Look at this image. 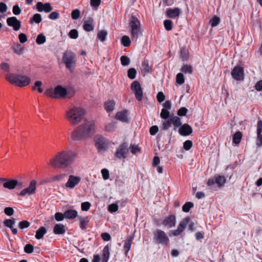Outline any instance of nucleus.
<instances>
[{"instance_id": "f257e3e1", "label": "nucleus", "mask_w": 262, "mask_h": 262, "mask_svg": "<svg viewBox=\"0 0 262 262\" xmlns=\"http://www.w3.org/2000/svg\"><path fill=\"white\" fill-rule=\"evenodd\" d=\"M77 153L70 150L62 151L57 154L50 161L53 167H67L76 159Z\"/></svg>"}, {"instance_id": "f03ea898", "label": "nucleus", "mask_w": 262, "mask_h": 262, "mask_svg": "<svg viewBox=\"0 0 262 262\" xmlns=\"http://www.w3.org/2000/svg\"><path fill=\"white\" fill-rule=\"evenodd\" d=\"M94 128V122L86 120L75 128L71 134L70 139L77 141L88 138L93 134Z\"/></svg>"}, {"instance_id": "7ed1b4c3", "label": "nucleus", "mask_w": 262, "mask_h": 262, "mask_svg": "<svg viewBox=\"0 0 262 262\" xmlns=\"http://www.w3.org/2000/svg\"><path fill=\"white\" fill-rule=\"evenodd\" d=\"M85 114V111L82 107H73L67 112L66 118L72 125H75L81 122Z\"/></svg>"}, {"instance_id": "20e7f679", "label": "nucleus", "mask_w": 262, "mask_h": 262, "mask_svg": "<svg viewBox=\"0 0 262 262\" xmlns=\"http://www.w3.org/2000/svg\"><path fill=\"white\" fill-rule=\"evenodd\" d=\"M6 79L11 84L19 87L26 86L29 85L31 81V79L26 75L13 73L7 74Z\"/></svg>"}, {"instance_id": "39448f33", "label": "nucleus", "mask_w": 262, "mask_h": 262, "mask_svg": "<svg viewBox=\"0 0 262 262\" xmlns=\"http://www.w3.org/2000/svg\"><path fill=\"white\" fill-rule=\"evenodd\" d=\"M129 27L130 32L133 39L137 38L142 35L141 23L139 19L135 16L132 15L129 18Z\"/></svg>"}, {"instance_id": "423d86ee", "label": "nucleus", "mask_w": 262, "mask_h": 262, "mask_svg": "<svg viewBox=\"0 0 262 262\" xmlns=\"http://www.w3.org/2000/svg\"><path fill=\"white\" fill-rule=\"evenodd\" d=\"M62 60L66 68L70 72H73L76 67L77 61L76 56L71 51H67L63 53Z\"/></svg>"}, {"instance_id": "0eeeda50", "label": "nucleus", "mask_w": 262, "mask_h": 262, "mask_svg": "<svg viewBox=\"0 0 262 262\" xmlns=\"http://www.w3.org/2000/svg\"><path fill=\"white\" fill-rule=\"evenodd\" d=\"M45 94L53 98H64L67 94V89L61 85H58L54 89H48L46 91Z\"/></svg>"}, {"instance_id": "6e6552de", "label": "nucleus", "mask_w": 262, "mask_h": 262, "mask_svg": "<svg viewBox=\"0 0 262 262\" xmlns=\"http://www.w3.org/2000/svg\"><path fill=\"white\" fill-rule=\"evenodd\" d=\"M95 146L99 152H104L108 147L110 142L107 139L101 135H97L94 138Z\"/></svg>"}, {"instance_id": "1a4fd4ad", "label": "nucleus", "mask_w": 262, "mask_h": 262, "mask_svg": "<svg viewBox=\"0 0 262 262\" xmlns=\"http://www.w3.org/2000/svg\"><path fill=\"white\" fill-rule=\"evenodd\" d=\"M154 239L156 244L167 246L169 243V239L166 233L161 229H156L154 232Z\"/></svg>"}, {"instance_id": "9d476101", "label": "nucleus", "mask_w": 262, "mask_h": 262, "mask_svg": "<svg viewBox=\"0 0 262 262\" xmlns=\"http://www.w3.org/2000/svg\"><path fill=\"white\" fill-rule=\"evenodd\" d=\"M129 147L127 143L121 144L116 149L115 157L119 159H125L129 155Z\"/></svg>"}, {"instance_id": "9b49d317", "label": "nucleus", "mask_w": 262, "mask_h": 262, "mask_svg": "<svg viewBox=\"0 0 262 262\" xmlns=\"http://www.w3.org/2000/svg\"><path fill=\"white\" fill-rule=\"evenodd\" d=\"M189 223V217H185L183 219L179 224L176 230H171L169 232V236H178L180 235L184 231L186 226Z\"/></svg>"}, {"instance_id": "f8f14e48", "label": "nucleus", "mask_w": 262, "mask_h": 262, "mask_svg": "<svg viewBox=\"0 0 262 262\" xmlns=\"http://www.w3.org/2000/svg\"><path fill=\"white\" fill-rule=\"evenodd\" d=\"M23 186V182L14 179H7L5 182L3 184V187L9 190L14 189L15 188L21 189Z\"/></svg>"}, {"instance_id": "ddd939ff", "label": "nucleus", "mask_w": 262, "mask_h": 262, "mask_svg": "<svg viewBox=\"0 0 262 262\" xmlns=\"http://www.w3.org/2000/svg\"><path fill=\"white\" fill-rule=\"evenodd\" d=\"M131 89L135 95L136 98L141 101L143 98V91L140 83L137 81L133 82L131 85Z\"/></svg>"}, {"instance_id": "4468645a", "label": "nucleus", "mask_w": 262, "mask_h": 262, "mask_svg": "<svg viewBox=\"0 0 262 262\" xmlns=\"http://www.w3.org/2000/svg\"><path fill=\"white\" fill-rule=\"evenodd\" d=\"M231 76L237 81L242 80L244 78V69L241 66H235L231 71Z\"/></svg>"}, {"instance_id": "2eb2a0df", "label": "nucleus", "mask_w": 262, "mask_h": 262, "mask_svg": "<svg viewBox=\"0 0 262 262\" xmlns=\"http://www.w3.org/2000/svg\"><path fill=\"white\" fill-rule=\"evenodd\" d=\"M36 182L35 180H32L29 186L22 190L19 193V195L24 196L26 195H32L35 193L36 189Z\"/></svg>"}, {"instance_id": "dca6fc26", "label": "nucleus", "mask_w": 262, "mask_h": 262, "mask_svg": "<svg viewBox=\"0 0 262 262\" xmlns=\"http://www.w3.org/2000/svg\"><path fill=\"white\" fill-rule=\"evenodd\" d=\"M81 180V178L79 176L70 175L67 182L65 184V187L72 189L80 182Z\"/></svg>"}, {"instance_id": "f3484780", "label": "nucleus", "mask_w": 262, "mask_h": 262, "mask_svg": "<svg viewBox=\"0 0 262 262\" xmlns=\"http://www.w3.org/2000/svg\"><path fill=\"white\" fill-rule=\"evenodd\" d=\"M176 218L174 215H169L166 216L162 222V224L165 227L171 228L175 226Z\"/></svg>"}, {"instance_id": "a211bd4d", "label": "nucleus", "mask_w": 262, "mask_h": 262, "mask_svg": "<svg viewBox=\"0 0 262 262\" xmlns=\"http://www.w3.org/2000/svg\"><path fill=\"white\" fill-rule=\"evenodd\" d=\"M7 23L10 27H13L15 31H18L21 27V23L16 17L12 16L7 19Z\"/></svg>"}, {"instance_id": "6ab92c4d", "label": "nucleus", "mask_w": 262, "mask_h": 262, "mask_svg": "<svg viewBox=\"0 0 262 262\" xmlns=\"http://www.w3.org/2000/svg\"><path fill=\"white\" fill-rule=\"evenodd\" d=\"M36 7L37 10L39 12L43 11L46 13H49L52 10V7L49 3L43 4L41 2H38L36 5Z\"/></svg>"}, {"instance_id": "aec40b11", "label": "nucleus", "mask_w": 262, "mask_h": 262, "mask_svg": "<svg viewBox=\"0 0 262 262\" xmlns=\"http://www.w3.org/2000/svg\"><path fill=\"white\" fill-rule=\"evenodd\" d=\"M192 133V127L188 124L182 125L179 129V133L183 136L190 135Z\"/></svg>"}, {"instance_id": "412c9836", "label": "nucleus", "mask_w": 262, "mask_h": 262, "mask_svg": "<svg viewBox=\"0 0 262 262\" xmlns=\"http://www.w3.org/2000/svg\"><path fill=\"white\" fill-rule=\"evenodd\" d=\"M83 28L86 32H90L94 30V19L93 18L89 17L83 22Z\"/></svg>"}, {"instance_id": "4be33fe9", "label": "nucleus", "mask_w": 262, "mask_h": 262, "mask_svg": "<svg viewBox=\"0 0 262 262\" xmlns=\"http://www.w3.org/2000/svg\"><path fill=\"white\" fill-rule=\"evenodd\" d=\"M181 13V10L179 8L173 9L169 8L166 11V14L169 18H174L178 17Z\"/></svg>"}, {"instance_id": "5701e85b", "label": "nucleus", "mask_w": 262, "mask_h": 262, "mask_svg": "<svg viewBox=\"0 0 262 262\" xmlns=\"http://www.w3.org/2000/svg\"><path fill=\"white\" fill-rule=\"evenodd\" d=\"M16 220L15 219H6L4 221L5 226L10 228L12 233L15 235L17 233V229L13 228V225L15 224Z\"/></svg>"}, {"instance_id": "b1692460", "label": "nucleus", "mask_w": 262, "mask_h": 262, "mask_svg": "<svg viewBox=\"0 0 262 262\" xmlns=\"http://www.w3.org/2000/svg\"><path fill=\"white\" fill-rule=\"evenodd\" d=\"M115 118L123 122H128L127 111L124 110L118 112L115 115Z\"/></svg>"}, {"instance_id": "393cba45", "label": "nucleus", "mask_w": 262, "mask_h": 262, "mask_svg": "<svg viewBox=\"0 0 262 262\" xmlns=\"http://www.w3.org/2000/svg\"><path fill=\"white\" fill-rule=\"evenodd\" d=\"M111 246H105L102 250V256L101 258V262H107L110 254Z\"/></svg>"}, {"instance_id": "a878e982", "label": "nucleus", "mask_w": 262, "mask_h": 262, "mask_svg": "<svg viewBox=\"0 0 262 262\" xmlns=\"http://www.w3.org/2000/svg\"><path fill=\"white\" fill-rule=\"evenodd\" d=\"M133 239V237L129 236L127 237L125 241L124 245L123 246V249L124 251V254L126 256L127 255L130 249Z\"/></svg>"}, {"instance_id": "bb28decb", "label": "nucleus", "mask_w": 262, "mask_h": 262, "mask_svg": "<svg viewBox=\"0 0 262 262\" xmlns=\"http://www.w3.org/2000/svg\"><path fill=\"white\" fill-rule=\"evenodd\" d=\"M66 226L62 224H56L53 228V232L57 235L63 234L66 231Z\"/></svg>"}, {"instance_id": "cd10ccee", "label": "nucleus", "mask_w": 262, "mask_h": 262, "mask_svg": "<svg viewBox=\"0 0 262 262\" xmlns=\"http://www.w3.org/2000/svg\"><path fill=\"white\" fill-rule=\"evenodd\" d=\"M64 215L66 219H73L77 216V212L75 210L69 209L64 212Z\"/></svg>"}, {"instance_id": "c85d7f7f", "label": "nucleus", "mask_w": 262, "mask_h": 262, "mask_svg": "<svg viewBox=\"0 0 262 262\" xmlns=\"http://www.w3.org/2000/svg\"><path fill=\"white\" fill-rule=\"evenodd\" d=\"M115 102L114 100H108L104 103V108L107 112H111L114 110Z\"/></svg>"}, {"instance_id": "c756f323", "label": "nucleus", "mask_w": 262, "mask_h": 262, "mask_svg": "<svg viewBox=\"0 0 262 262\" xmlns=\"http://www.w3.org/2000/svg\"><path fill=\"white\" fill-rule=\"evenodd\" d=\"M47 230L44 227H41L38 230L36 231L35 234V238L37 239H40L47 233Z\"/></svg>"}, {"instance_id": "7c9ffc66", "label": "nucleus", "mask_w": 262, "mask_h": 262, "mask_svg": "<svg viewBox=\"0 0 262 262\" xmlns=\"http://www.w3.org/2000/svg\"><path fill=\"white\" fill-rule=\"evenodd\" d=\"M215 183L220 187L224 185L226 182V178L222 176H215Z\"/></svg>"}, {"instance_id": "2f4dec72", "label": "nucleus", "mask_w": 262, "mask_h": 262, "mask_svg": "<svg viewBox=\"0 0 262 262\" xmlns=\"http://www.w3.org/2000/svg\"><path fill=\"white\" fill-rule=\"evenodd\" d=\"M242 138V133L241 132H237L233 136L232 142L235 145L238 144Z\"/></svg>"}, {"instance_id": "473e14b6", "label": "nucleus", "mask_w": 262, "mask_h": 262, "mask_svg": "<svg viewBox=\"0 0 262 262\" xmlns=\"http://www.w3.org/2000/svg\"><path fill=\"white\" fill-rule=\"evenodd\" d=\"M171 123L174 127V129L177 127H180L182 125L181 119L178 116H174L171 118Z\"/></svg>"}, {"instance_id": "72a5a7b5", "label": "nucleus", "mask_w": 262, "mask_h": 262, "mask_svg": "<svg viewBox=\"0 0 262 262\" xmlns=\"http://www.w3.org/2000/svg\"><path fill=\"white\" fill-rule=\"evenodd\" d=\"M181 71L185 74H191L192 73V67L190 65L184 64L182 67Z\"/></svg>"}, {"instance_id": "f704fd0d", "label": "nucleus", "mask_w": 262, "mask_h": 262, "mask_svg": "<svg viewBox=\"0 0 262 262\" xmlns=\"http://www.w3.org/2000/svg\"><path fill=\"white\" fill-rule=\"evenodd\" d=\"M116 128V123L112 122L107 123L105 126V130L108 132H112L115 130Z\"/></svg>"}, {"instance_id": "c9c22d12", "label": "nucleus", "mask_w": 262, "mask_h": 262, "mask_svg": "<svg viewBox=\"0 0 262 262\" xmlns=\"http://www.w3.org/2000/svg\"><path fill=\"white\" fill-rule=\"evenodd\" d=\"M107 32L105 30H101L98 33L97 38L102 42L105 40Z\"/></svg>"}, {"instance_id": "e433bc0d", "label": "nucleus", "mask_w": 262, "mask_h": 262, "mask_svg": "<svg viewBox=\"0 0 262 262\" xmlns=\"http://www.w3.org/2000/svg\"><path fill=\"white\" fill-rule=\"evenodd\" d=\"M41 20L42 19L40 14L37 13L34 14L33 16L30 18L29 21L31 24L33 23V22L39 24L41 21Z\"/></svg>"}, {"instance_id": "4c0bfd02", "label": "nucleus", "mask_w": 262, "mask_h": 262, "mask_svg": "<svg viewBox=\"0 0 262 262\" xmlns=\"http://www.w3.org/2000/svg\"><path fill=\"white\" fill-rule=\"evenodd\" d=\"M46 37L43 34H39L37 36L36 42L38 45H42L46 42Z\"/></svg>"}, {"instance_id": "58836bf2", "label": "nucleus", "mask_w": 262, "mask_h": 262, "mask_svg": "<svg viewBox=\"0 0 262 262\" xmlns=\"http://www.w3.org/2000/svg\"><path fill=\"white\" fill-rule=\"evenodd\" d=\"M220 23V19L217 16H214L210 20V24L212 27L217 26Z\"/></svg>"}, {"instance_id": "ea45409f", "label": "nucleus", "mask_w": 262, "mask_h": 262, "mask_svg": "<svg viewBox=\"0 0 262 262\" xmlns=\"http://www.w3.org/2000/svg\"><path fill=\"white\" fill-rule=\"evenodd\" d=\"M121 43L124 47L129 46L131 43L129 37L126 35L123 36L121 39Z\"/></svg>"}, {"instance_id": "a19ab883", "label": "nucleus", "mask_w": 262, "mask_h": 262, "mask_svg": "<svg viewBox=\"0 0 262 262\" xmlns=\"http://www.w3.org/2000/svg\"><path fill=\"white\" fill-rule=\"evenodd\" d=\"M193 206V204L192 202H187L183 206L182 210L185 212H188Z\"/></svg>"}, {"instance_id": "79ce46f5", "label": "nucleus", "mask_w": 262, "mask_h": 262, "mask_svg": "<svg viewBox=\"0 0 262 262\" xmlns=\"http://www.w3.org/2000/svg\"><path fill=\"white\" fill-rule=\"evenodd\" d=\"M121 63L122 66H126L129 64L130 60V59L126 56H122L120 58Z\"/></svg>"}, {"instance_id": "37998d69", "label": "nucleus", "mask_w": 262, "mask_h": 262, "mask_svg": "<svg viewBox=\"0 0 262 262\" xmlns=\"http://www.w3.org/2000/svg\"><path fill=\"white\" fill-rule=\"evenodd\" d=\"M136 71L134 68H130L127 71V76L130 79H134L136 76Z\"/></svg>"}, {"instance_id": "c03bdc74", "label": "nucleus", "mask_w": 262, "mask_h": 262, "mask_svg": "<svg viewBox=\"0 0 262 262\" xmlns=\"http://www.w3.org/2000/svg\"><path fill=\"white\" fill-rule=\"evenodd\" d=\"M181 57L184 61L188 59V52L185 48H182L181 49Z\"/></svg>"}, {"instance_id": "a18cd8bd", "label": "nucleus", "mask_w": 262, "mask_h": 262, "mask_svg": "<svg viewBox=\"0 0 262 262\" xmlns=\"http://www.w3.org/2000/svg\"><path fill=\"white\" fill-rule=\"evenodd\" d=\"M89 223V220L86 217L85 218H81L80 220V227L82 229H84L86 228L88 226V224Z\"/></svg>"}, {"instance_id": "49530a36", "label": "nucleus", "mask_w": 262, "mask_h": 262, "mask_svg": "<svg viewBox=\"0 0 262 262\" xmlns=\"http://www.w3.org/2000/svg\"><path fill=\"white\" fill-rule=\"evenodd\" d=\"M176 82L179 84H182L184 82V75L181 73H178L176 76Z\"/></svg>"}, {"instance_id": "de8ad7c7", "label": "nucleus", "mask_w": 262, "mask_h": 262, "mask_svg": "<svg viewBox=\"0 0 262 262\" xmlns=\"http://www.w3.org/2000/svg\"><path fill=\"white\" fill-rule=\"evenodd\" d=\"M41 85H42L41 81H36L35 82L34 85L33 86L32 89L33 90H35L36 88H37L38 91L39 93H42L43 92V89L41 88Z\"/></svg>"}, {"instance_id": "09e8293b", "label": "nucleus", "mask_w": 262, "mask_h": 262, "mask_svg": "<svg viewBox=\"0 0 262 262\" xmlns=\"http://www.w3.org/2000/svg\"><path fill=\"white\" fill-rule=\"evenodd\" d=\"M80 11L76 9L72 11L71 13V17L73 19H77L79 17Z\"/></svg>"}, {"instance_id": "8fccbe9b", "label": "nucleus", "mask_w": 262, "mask_h": 262, "mask_svg": "<svg viewBox=\"0 0 262 262\" xmlns=\"http://www.w3.org/2000/svg\"><path fill=\"white\" fill-rule=\"evenodd\" d=\"M30 223L27 221H23L19 223L18 227L20 229H24L29 227Z\"/></svg>"}, {"instance_id": "3c124183", "label": "nucleus", "mask_w": 262, "mask_h": 262, "mask_svg": "<svg viewBox=\"0 0 262 262\" xmlns=\"http://www.w3.org/2000/svg\"><path fill=\"white\" fill-rule=\"evenodd\" d=\"M169 112L166 108H163L160 113V116L164 119H166L169 117Z\"/></svg>"}, {"instance_id": "603ef678", "label": "nucleus", "mask_w": 262, "mask_h": 262, "mask_svg": "<svg viewBox=\"0 0 262 262\" xmlns=\"http://www.w3.org/2000/svg\"><path fill=\"white\" fill-rule=\"evenodd\" d=\"M69 36L71 38L76 39L78 37V33L77 30L72 29L69 33Z\"/></svg>"}, {"instance_id": "864d4df0", "label": "nucleus", "mask_w": 262, "mask_h": 262, "mask_svg": "<svg viewBox=\"0 0 262 262\" xmlns=\"http://www.w3.org/2000/svg\"><path fill=\"white\" fill-rule=\"evenodd\" d=\"M118 209V206L117 204H112L108 206V210L110 212L113 213L117 211Z\"/></svg>"}, {"instance_id": "5fc2aeb1", "label": "nucleus", "mask_w": 262, "mask_h": 262, "mask_svg": "<svg viewBox=\"0 0 262 262\" xmlns=\"http://www.w3.org/2000/svg\"><path fill=\"white\" fill-rule=\"evenodd\" d=\"M172 21L170 20H165L164 21L165 28L167 31H170L172 29Z\"/></svg>"}, {"instance_id": "6e6d98bb", "label": "nucleus", "mask_w": 262, "mask_h": 262, "mask_svg": "<svg viewBox=\"0 0 262 262\" xmlns=\"http://www.w3.org/2000/svg\"><path fill=\"white\" fill-rule=\"evenodd\" d=\"M34 247L31 244H27L24 247V251L26 253H31L33 252Z\"/></svg>"}, {"instance_id": "4d7b16f0", "label": "nucleus", "mask_w": 262, "mask_h": 262, "mask_svg": "<svg viewBox=\"0 0 262 262\" xmlns=\"http://www.w3.org/2000/svg\"><path fill=\"white\" fill-rule=\"evenodd\" d=\"M192 146V142L190 140H186L183 143V148L186 150H189Z\"/></svg>"}, {"instance_id": "13d9d810", "label": "nucleus", "mask_w": 262, "mask_h": 262, "mask_svg": "<svg viewBox=\"0 0 262 262\" xmlns=\"http://www.w3.org/2000/svg\"><path fill=\"white\" fill-rule=\"evenodd\" d=\"M171 119L164 121L162 123L163 128L164 130H167L171 126Z\"/></svg>"}, {"instance_id": "bf43d9fd", "label": "nucleus", "mask_w": 262, "mask_h": 262, "mask_svg": "<svg viewBox=\"0 0 262 262\" xmlns=\"http://www.w3.org/2000/svg\"><path fill=\"white\" fill-rule=\"evenodd\" d=\"M91 206V204L89 202H83L81 205V210L82 211H88L90 209Z\"/></svg>"}, {"instance_id": "052dcab7", "label": "nucleus", "mask_w": 262, "mask_h": 262, "mask_svg": "<svg viewBox=\"0 0 262 262\" xmlns=\"http://www.w3.org/2000/svg\"><path fill=\"white\" fill-rule=\"evenodd\" d=\"M257 137L256 139V146L261 147L262 146V134H256Z\"/></svg>"}, {"instance_id": "680f3d73", "label": "nucleus", "mask_w": 262, "mask_h": 262, "mask_svg": "<svg viewBox=\"0 0 262 262\" xmlns=\"http://www.w3.org/2000/svg\"><path fill=\"white\" fill-rule=\"evenodd\" d=\"M187 112L188 110L186 107H182L178 110L177 115L179 116H183L186 115Z\"/></svg>"}, {"instance_id": "e2e57ef3", "label": "nucleus", "mask_w": 262, "mask_h": 262, "mask_svg": "<svg viewBox=\"0 0 262 262\" xmlns=\"http://www.w3.org/2000/svg\"><path fill=\"white\" fill-rule=\"evenodd\" d=\"M59 16V13L57 11H54V12H51L49 14L48 17L50 19L55 20V19H57V18H58Z\"/></svg>"}, {"instance_id": "0e129e2a", "label": "nucleus", "mask_w": 262, "mask_h": 262, "mask_svg": "<svg viewBox=\"0 0 262 262\" xmlns=\"http://www.w3.org/2000/svg\"><path fill=\"white\" fill-rule=\"evenodd\" d=\"M64 217V213L56 212L55 214V219L58 222L62 221Z\"/></svg>"}, {"instance_id": "69168bd1", "label": "nucleus", "mask_w": 262, "mask_h": 262, "mask_svg": "<svg viewBox=\"0 0 262 262\" xmlns=\"http://www.w3.org/2000/svg\"><path fill=\"white\" fill-rule=\"evenodd\" d=\"M256 134H262V121L260 119L257 121Z\"/></svg>"}, {"instance_id": "338daca9", "label": "nucleus", "mask_w": 262, "mask_h": 262, "mask_svg": "<svg viewBox=\"0 0 262 262\" xmlns=\"http://www.w3.org/2000/svg\"><path fill=\"white\" fill-rule=\"evenodd\" d=\"M1 69L5 72H9L10 70V66L8 63L3 62L1 64Z\"/></svg>"}, {"instance_id": "774afa93", "label": "nucleus", "mask_w": 262, "mask_h": 262, "mask_svg": "<svg viewBox=\"0 0 262 262\" xmlns=\"http://www.w3.org/2000/svg\"><path fill=\"white\" fill-rule=\"evenodd\" d=\"M21 9L17 5H14L13 7L12 12L14 15H19L21 13Z\"/></svg>"}]
</instances>
